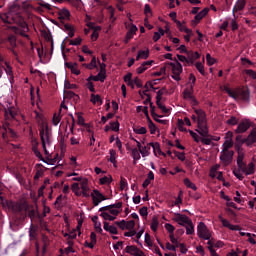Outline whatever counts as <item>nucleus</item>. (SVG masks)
I'll use <instances>...</instances> for the list:
<instances>
[{"label":"nucleus","instance_id":"f257e3e1","mask_svg":"<svg viewBox=\"0 0 256 256\" xmlns=\"http://www.w3.org/2000/svg\"><path fill=\"white\" fill-rule=\"evenodd\" d=\"M194 113L191 116L193 123H197L198 129H196L197 133L201 135V137H209V127L207 126V114L203 109H194Z\"/></svg>","mask_w":256,"mask_h":256},{"label":"nucleus","instance_id":"f03ea898","mask_svg":"<svg viewBox=\"0 0 256 256\" xmlns=\"http://www.w3.org/2000/svg\"><path fill=\"white\" fill-rule=\"evenodd\" d=\"M39 135L42 147L45 148V145H51V129H49V125L43 121L40 125Z\"/></svg>","mask_w":256,"mask_h":256},{"label":"nucleus","instance_id":"7ed1b4c3","mask_svg":"<svg viewBox=\"0 0 256 256\" xmlns=\"http://www.w3.org/2000/svg\"><path fill=\"white\" fill-rule=\"evenodd\" d=\"M127 17L129 18L130 22L125 23V27L128 30L125 36V43H129L133 36L137 34L139 28L135 24H133V19H131V14H128Z\"/></svg>","mask_w":256,"mask_h":256},{"label":"nucleus","instance_id":"20e7f679","mask_svg":"<svg viewBox=\"0 0 256 256\" xmlns=\"http://www.w3.org/2000/svg\"><path fill=\"white\" fill-rule=\"evenodd\" d=\"M7 206L16 214L27 213V211H29V204L26 202H10Z\"/></svg>","mask_w":256,"mask_h":256},{"label":"nucleus","instance_id":"39448f33","mask_svg":"<svg viewBox=\"0 0 256 256\" xmlns=\"http://www.w3.org/2000/svg\"><path fill=\"white\" fill-rule=\"evenodd\" d=\"M235 155V151H225V150H222L220 152V161L221 163H223V165L225 167L231 165V163H233V156Z\"/></svg>","mask_w":256,"mask_h":256},{"label":"nucleus","instance_id":"423d86ee","mask_svg":"<svg viewBox=\"0 0 256 256\" xmlns=\"http://www.w3.org/2000/svg\"><path fill=\"white\" fill-rule=\"evenodd\" d=\"M197 235L200 239H211V232L203 222H200L197 226Z\"/></svg>","mask_w":256,"mask_h":256},{"label":"nucleus","instance_id":"0eeeda50","mask_svg":"<svg viewBox=\"0 0 256 256\" xmlns=\"http://www.w3.org/2000/svg\"><path fill=\"white\" fill-rule=\"evenodd\" d=\"M94 207H97L101 201H107V197L103 195L99 190L94 189L91 194Z\"/></svg>","mask_w":256,"mask_h":256},{"label":"nucleus","instance_id":"6e6552de","mask_svg":"<svg viewBox=\"0 0 256 256\" xmlns=\"http://www.w3.org/2000/svg\"><path fill=\"white\" fill-rule=\"evenodd\" d=\"M169 17L172 19V21L176 23V26L179 29V31H181L182 33H191V29L186 28L185 26H183L181 21L177 20V12H171L169 14Z\"/></svg>","mask_w":256,"mask_h":256},{"label":"nucleus","instance_id":"1a4fd4ad","mask_svg":"<svg viewBox=\"0 0 256 256\" xmlns=\"http://www.w3.org/2000/svg\"><path fill=\"white\" fill-rule=\"evenodd\" d=\"M250 127H251V121H249L247 119L246 120H242L238 124V126H237V128L235 130V133H237L238 135L241 134V133H245V132H247L250 129Z\"/></svg>","mask_w":256,"mask_h":256},{"label":"nucleus","instance_id":"9d476101","mask_svg":"<svg viewBox=\"0 0 256 256\" xmlns=\"http://www.w3.org/2000/svg\"><path fill=\"white\" fill-rule=\"evenodd\" d=\"M174 215L175 217L173 218V221L178 223V225H181V227H185V225H187L191 221L189 217L181 213H175Z\"/></svg>","mask_w":256,"mask_h":256},{"label":"nucleus","instance_id":"9b49d317","mask_svg":"<svg viewBox=\"0 0 256 256\" xmlns=\"http://www.w3.org/2000/svg\"><path fill=\"white\" fill-rule=\"evenodd\" d=\"M183 96H184V99H188L189 101H192L193 107L199 105V102L197 101L195 96H193V88L191 86H190V89L188 88L184 89Z\"/></svg>","mask_w":256,"mask_h":256},{"label":"nucleus","instance_id":"f8f14e48","mask_svg":"<svg viewBox=\"0 0 256 256\" xmlns=\"http://www.w3.org/2000/svg\"><path fill=\"white\" fill-rule=\"evenodd\" d=\"M27 31H29V26L25 22L21 23V28L14 27V32L16 33V35H20L21 37L29 39Z\"/></svg>","mask_w":256,"mask_h":256},{"label":"nucleus","instance_id":"ddd939ff","mask_svg":"<svg viewBox=\"0 0 256 256\" xmlns=\"http://www.w3.org/2000/svg\"><path fill=\"white\" fill-rule=\"evenodd\" d=\"M236 95H238V99H241L242 101H249V97L251 93L249 92V89H241L237 88L235 91Z\"/></svg>","mask_w":256,"mask_h":256},{"label":"nucleus","instance_id":"4468645a","mask_svg":"<svg viewBox=\"0 0 256 256\" xmlns=\"http://www.w3.org/2000/svg\"><path fill=\"white\" fill-rule=\"evenodd\" d=\"M175 61L176 63L167 62L166 65H169V67H171L173 74L181 75V73H183V66L180 64L179 61H177V59Z\"/></svg>","mask_w":256,"mask_h":256},{"label":"nucleus","instance_id":"2eb2a0df","mask_svg":"<svg viewBox=\"0 0 256 256\" xmlns=\"http://www.w3.org/2000/svg\"><path fill=\"white\" fill-rule=\"evenodd\" d=\"M219 219L223 225V227H227L228 229H230V231H240L241 227H239L238 225H232L229 220L223 218V216H219Z\"/></svg>","mask_w":256,"mask_h":256},{"label":"nucleus","instance_id":"dca6fc26","mask_svg":"<svg viewBox=\"0 0 256 256\" xmlns=\"http://www.w3.org/2000/svg\"><path fill=\"white\" fill-rule=\"evenodd\" d=\"M227 137H230V139L225 140V142L222 145V151H233V150H229L233 147L234 143H233V139H231V137H233V133L228 132L227 133Z\"/></svg>","mask_w":256,"mask_h":256},{"label":"nucleus","instance_id":"f3484780","mask_svg":"<svg viewBox=\"0 0 256 256\" xmlns=\"http://www.w3.org/2000/svg\"><path fill=\"white\" fill-rule=\"evenodd\" d=\"M246 5H247V0H237L232 10L234 17H235V13H237V11H243Z\"/></svg>","mask_w":256,"mask_h":256},{"label":"nucleus","instance_id":"a211bd4d","mask_svg":"<svg viewBox=\"0 0 256 256\" xmlns=\"http://www.w3.org/2000/svg\"><path fill=\"white\" fill-rule=\"evenodd\" d=\"M8 41L10 43V47L9 50L11 51V53H13V56L14 57H17L18 54H17V51H15V48L17 47V38H15V36H10L8 38Z\"/></svg>","mask_w":256,"mask_h":256},{"label":"nucleus","instance_id":"6ab92c4d","mask_svg":"<svg viewBox=\"0 0 256 256\" xmlns=\"http://www.w3.org/2000/svg\"><path fill=\"white\" fill-rule=\"evenodd\" d=\"M67 69H70L71 73H73V75H81V70L77 69V63H73V62H66L65 63Z\"/></svg>","mask_w":256,"mask_h":256},{"label":"nucleus","instance_id":"aec40b11","mask_svg":"<svg viewBox=\"0 0 256 256\" xmlns=\"http://www.w3.org/2000/svg\"><path fill=\"white\" fill-rule=\"evenodd\" d=\"M105 79H107V75H104L103 73H98L96 76H89L87 78V81H100L101 83H104Z\"/></svg>","mask_w":256,"mask_h":256},{"label":"nucleus","instance_id":"412c9836","mask_svg":"<svg viewBox=\"0 0 256 256\" xmlns=\"http://www.w3.org/2000/svg\"><path fill=\"white\" fill-rule=\"evenodd\" d=\"M2 129L4 130L2 133V139L5 143H9V136L7 135V132L11 129V124H9V122L4 123Z\"/></svg>","mask_w":256,"mask_h":256},{"label":"nucleus","instance_id":"4be33fe9","mask_svg":"<svg viewBox=\"0 0 256 256\" xmlns=\"http://www.w3.org/2000/svg\"><path fill=\"white\" fill-rule=\"evenodd\" d=\"M149 145L152 146L154 155L157 156V153H158L159 155H163V157L166 156V154L163 151H161V144H159V142H156V143L150 142Z\"/></svg>","mask_w":256,"mask_h":256},{"label":"nucleus","instance_id":"5701e85b","mask_svg":"<svg viewBox=\"0 0 256 256\" xmlns=\"http://www.w3.org/2000/svg\"><path fill=\"white\" fill-rule=\"evenodd\" d=\"M209 13V8H204L195 16V23H199L207 14Z\"/></svg>","mask_w":256,"mask_h":256},{"label":"nucleus","instance_id":"b1692460","mask_svg":"<svg viewBox=\"0 0 256 256\" xmlns=\"http://www.w3.org/2000/svg\"><path fill=\"white\" fill-rule=\"evenodd\" d=\"M223 91H225V93H227V95H229L235 101L239 99V95L235 93V91L231 90V88H229L228 86H223Z\"/></svg>","mask_w":256,"mask_h":256},{"label":"nucleus","instance_id":"393cba45","mask_svg":"<svg viewBox=\"0 0 256 256\" xmlns=\"http://www.w3.org/2000/svg\"><path fill=\"white\" fill-rule=\"evenodd\" d=\"M90 101H91V103H93V105H97V103L99 105H103V100L101 99V96L99 94H97V95L91 94Z\"/></svg>","mask_w":256,"mask_h":256},{"label":"nucleus","instance_id":"a878e982","mask_svg":"<svg viewBox=\"0 0 256 256\" xmlns=\"http://www.w3.org/2000/svg\"><path fill=\"white\" fill-rule=\"evenodd\" d=\"M186 234L187 235H195V226L193 225V221L190 220L186 225Z\"/></svg>","mask_w":256,"mask_h":256},{"label":"nucleus","instance_id":"bb28decb","mask_svg":"<svg viewBox=\"0 0 256 256\" xmlns=\"http://www.w3.org/2000/svg\"><path fill=\"white\" fill-rule=\"evenodd\" d=\"M248 145H253V143H256V127L252 129L250 134L247 137Z\"/></svg>","mask_w":256,"mask_h":256},{"label":"nucleus","instance_id":"cd10ccee","mask_svg":"<svg viewBox=\"0 0 256 256\" xmlns=\"http://www.w3.org/2000/svg\"><path fill=\"white\" fill-rule=\"evenodd\" d=\"M7 135L9 141H17V138L19 137V135H17V132H15V130H13L12 128H8Z\"/></svg>","mask_w":256,"mask_h":256},{"label":"nucleus","instance_id":"c85d7f7f","mask_svg":"<svg viewBox=\"0 0 256 256\" xmlns=\"http://www.w3.org/2000/svg\"><path fill=\"white\" fill-rule=\"evenodd\" d=\"M149 58V50H140L138 52V55L136 56V61H139V59H148Z\"/></svg>","mask_w":256,"mask_h":256},{"label":"nucleus","instance_id":"c756f323","mask_svg":"<svg viewBox=\"0 0 256 256\" xmlns=\"http://www.w3.org/2000/svg\"><path fill=\"white\" fill-rule=\"evenodd\" d=\"M147 121L151 135H155V133H157V126H155V123H153V120H151V118H148Z\"/></svg>","mask_w":256,"mask_h":256},{"label":"nucleus","instance_id":"7c9ffc66","mask_svg":"<svg viewBox=\"0 0 256 256\" xmlns=\"http://www.w3.org/2000/svg\"><path fill=\"white\" fill-rule=\"evenodd\" d=\"M5 117L6 119H9L11 117V119H15V117H17V112H15V110L8 108L7 110H5Z\"/></svg>","mask_w":256,"mask_h":256},{"label":"nucleus","instance_id":"2f4dec72","mask_svg":"<svg viewBox=\"0 0 256 256\" xmlns=\"http://www.w3.org/2000/svg\"><path fill=\"white\" fill-rule=\"evenodd\" d=\"M185 53H186V59L188 61V65H194L195 64V60L193 58L194 52L187 50V52Z\"/></svg>","mask_w":256,"mask_h":256},{"label":"nucleus","instance_id":"473e14b6","mask_svg":"<svg viewBox=\"0 0 256 256\" xmlns=\"http://www.w3.org/2000/svg\"><path fill=\"white\" fill-rule=\"evenodd\" d=\"M184 185L188 187V189H192L193 191H197V186L191 182L189 178L184 179Z\"/></svg>","mask_w":256,"mask_h":256},{"label":"nucleus","instance_id":"72a5a7b5","mask_svg":"<svg viewBox=\"0 0 256 256\" xmlns=\"http://www.w3.org/2000/svg\"><path fill=\"white\" fill-rule=\"evenodd\" d=\"M100 217H102L104 221H115L117 219V217L111 216V214L107 212H102Z\"/></svg>","mask_w":256,"mask_h":256},{"label":"nucleus","instance_id":"f704fd0d","mask_svg":"<svg viewBox=\"0 0 256 256\" xmlns=\"http://www.w3.org/2000/svg\"><path fill=\"white\" fill-rule=\"evenodd\" d=\"M144 14L146 15L145 21L147 22V19L153 15V12L151 10V6L149 4H145L144 6Z\"/></svg>","mask_w":256,"mask_h":256},{"label":"nucleus","instance_id":"c9c22d12","mask_svg":"<svg viewBox=\"0 0 256 256\" xmlns=\"http://www.w3.org/2000/svg\"><path fill=\"white\" fill-rule=\"evenodd\" d=\"M151 147L152 146L148 144L143 149H140V153L142 157H149V151H151Z\"/></svg>","mask_w":256,"mask_h":256},{"label":"nucleus","instance_id":"e433bc0d","mask_svg":"<svg viewBox=\"0 0 256 256\" xmlns=\"http://www.w3.org/2000/svg\"><path fill=\"white\" fill-rule=\"evenodd\" d=\"M245 175H253L255 173V164L250 163L248 165V168L246 167V171H244Z\"/></svg>","mask_w":256,"mask_h":256},{"label":"nucleus","instance_id":"4c0bfd02","mask_svg":"<svg viewBox=\"0 0 256 256\" xmlns=\"http://www.w3.org/2000/svg\"><path fill=\"white\" fill-rule=\"evenodd\" d=\"M59 17L60 19H69V17H71V13L69 12V10L63 9L59 13Z\"/></svg>","mask_w":256,"mask_h":256},{"label":"nucleus","instance_id":"58836bf2","mask_svg":"<svg viewBox=\"0 0 256 256\" xmlns=\"http://www.w3.org/2000/svg\"><path fill=\"white\" fill-rule=\"evenodd\" d=\"M139 250V248H137V246H127L126 247V253H129L130 255L135 256V254L137 253V251Z\"/></svg>","mask_w":256,"mask_h":256},{"label":"nucleus","instance_id":"ea45409f","mask_svg":"<svg viewBox=\"0 0 256 256\" xmlns=\"http://www.w3.org/2000/svg\"><path fill=\"white\" fill-rule=\"evenodd\" d=\"M111 181H113V178L111 176L110 177L104 176L100 178L101 185H110Z\"/></svg>","mask_w":256,"mask_h":256},{"label":"nucleus","instance_id":"a19ab883","mask_svg":"<svg viewBox=\"0 0 256 256\" xmlns=\"http://www.w3.org/2000/svg\"><path fill=\"white\" fill-rule=\"evenodd\" d=\"M115 225H117V227H119V229H121L122 231H125V229H127V221L125 220L116 221Z\"/></svg>","mask_w":256,"mask_h":256},{"label":"nucleus","instance_id":"79ce46f5","mask_svg":"<svg viewBox=\"0 0 256 256\" xmlns=\"http://www.w3.org/2000/svg\"><path fill=\"white\" fill-rule=\"evenodd\" d=\"M237 166H238L239 171H242V173L244 171H247V163H245L243 160L237 161Z\"/></svg>","mask_w":256,"mask_h":256},{"label":"nucleus","instance_id":"37998d69","mask_svg":"<svg viewBox=\"0 0 256 256\" xmlns=\"http://www.w3.org/2000/svg\"><path fill=\"white\" fill-rule=\"evenodd\" d=\"M195 67H196L197 71H199V73H200L201 75H205V67L203 66V63L197 62V63L195 64Z\"/></svg>","mask_w":256,"mask_h":256},{"label":"nucleus","instance_id":"c03bdc74","mask_svg":"<svg viewBox=\"0 0 256 256\" xmlns=\"http://www.w3.org/2000/svg\"><path fill=\"white\" fill-rule=\"evenodd\" d=\"M133 131L137 135H145L147 133V128H145V127L133 128Z\"/></svg>","mask_w":256,"mask_h":256},{"label":"nucleus","instance_id":"a18cd8bd","mask_svg":"<svg viewBox=\"0 0 256 256\" xmlns=\"http://www.w3.org/2000/svg\"><path fill=\"white\" fill-rule=\"evenodd\" d=\"M239 123V119L235 116H231L230 119L226 121L227 125H237Z\"/></svg>","mask_w":256,"mask_h":256},{"label":"nucleus","instance_id":"49530a36","mask_svg":"<svg viewBox=\"0 0 256 256\" xmlns=\"http://www.w3.org/2000/svg\"><path fill=\"white\" fill-rule=\"evenodd\" d=\"M83 42V39H81V37H78L74 40H69V45H73V46H79L81 45V43Z\"/></svg>","mask_w":256,"mask_h":256},{"label":"nucleus","instance_id":"de8ad7c7","mask_svg":"<svg viewBox=\"0 0 256 256\" xmlns=\"http://www.w3.org/2000/svg\"><path fill=\"white\" fill-rule=\"evenodd\" d=\"M44 39L48 41V43H51V49H53V35L51 32L44 34Z\"/></svg>","mask_w":256,"mask_h":256},{"label":"nucleus","instance_id":"09e8293b","mask_svg":"<svg viewBox=\"0 0 256 256\" xmlns=\"http://www.w3.org/2000/svg\"><path fill=\"white\" fill-rule=\"evenodd\" d=\"M132 156H133L134 161H139V159H141V154L137 148H134L132 150Z\"/></svg>","mask_w":256,"mask_h":256},{"label":"nucleus","instance_id":"8fccbe9b","mask_svg":"<svg viewBox=\"0 0 256 256\" xmlns=\"http://www.w3.org/2000/svg\"><path fill=\"white\" fill-rule=\"evenodd\" d=\"M236 143L243 145V143H247L249 145V140H247V138L243 139V136L241 135H237L236 136Z\"/></svg>","mask_w":256,"mask_h":256},{"label":"nucleus","instance_id":"3c124183","mask_svg":"<svg viewBox=\"0 0 256 256\" xmlns=\"http://www.w3.org/2000/svg\"><path fill=\"white\" fill-rule=\"evenodd\" d=\"M87 69H97V58H92L91 62L87 64Z\"/></svg>","mask_w":256,"mask_h":256},{"label":"nucleus","instance_id":"603ef678","mask_svg":"<svg viewBox=\"0 0 256 256\" xmlns=\"http://www.w3.org/2000/svg\"><path fill=\"white\" fill-rule=\"evenodd\" d=\"M111 131L119 132V121L110 122Z\"/></svg>","mask_w":256,"mask_h":256},{"label":"nucleus","instance_id":"864d4df0","mask_svg":"<svg viewBox=\"0 0 256 256\" xmlns=\"http://www.w3.org/2000/svg\"><path fill=\"white\" fill-rule=\"evenodd\" d=\"M165 229L166 231H168V233H170V235H173L175 233V226H173L172 224L166 223Z\"/></svg>","mask_w":256,"mask_h":256},{"label":"nucleus","instance_id":"5fc2aeb1","mask_svg":"<svg viewBox=\"0 0 256 256\" xmlns=\"http://www.w3.org/2000/svg\"><path fill=\"white\" fill-rule=\"evenodd\" d=\"M150 228L155 233L157 231V229L159 228V221L157 219H153Z\"/></svg>","mask_w":256,"mask_h":256},{"label":"nucleus","instance_id":"6e6d98bb","mask_svg":"<svg viewBox=\"0 0 256 256\" xmlns=\"http://www.w3.org/2000/svg\"><path fill=\"white\" fill-rule=\"evenodd\" d=\"M139 214L141 215V217H144L145 219H147V215H149V212L147 211V207H142L139 209Z\"/></svg>","mask_w":256,"mask_h":256},{"label":"nucleus","instance_id":"4d7b16f0","mask_svg":"<svg viewBox=\"0 0 256 256\" xmlns=\"http://www.w3.org/2000/svg\"><path fill=\"white\" fill-rule=\"evenodd\" d=\"M126 229L135 231V221L130 220V221L126 222Z\"/></svg>","mask_w":256,"mask_h":256},{"label":"nucleus","instance_id":"13d9d810","mask_svg":"<svg viewBox=\"0 0 256 256\" xmlns=\"http://www.w3.org/2000/svg\"><path fill=\"white\" fill-rule=\"evenodd\" d=\"M156 105H157L158 108L161 109L162 112L169 113V109H167V107H165V105H162L161 101L156 100Z\"/></svg>","mask_w":256,"mask_h":256},{"label":"nucleus","instance_id":"bf43d9fd","mask_svg":"<svg viewBox=\"0 0 256 256\" xmlns=\"http://www.w3.org/2000/svg\"><path fill=\"white\" fill-rule=\"evenodd\" d=\"M165 91L167 90L165 88H162L157 92L156 101H161L163 95H165Z\"/></svg>","mask_w":256,"mask_h":256},{"label":"nucleus","instance_id":"052dcab7","mask_svg":"<svg viewBox=\"0 0 256 256\" xmlns=\"http://www.w3.org/2000/svg\"><path fill=\"white\" fill-rule=\"evenodd\" d=\"M189 134L191 135V137L194 139L196 143H199V141H201V137H199L198 134L195 133L193 130H189Z\"/></svg>","mask_w":256,"mask_h":256},{"label":"nucleus","instance_id":"680f3d73","mask_svg":"<svg viewBox=\"0 0 256 256\" xmlns=\"http://www.w3.org/2000/svg\"><path fill=\"white\" fill-rule=\"evenodd\" d=\"M174 154L176 155L177 159H179V161H185V152H177L174 150Z\"/></svg>","mask_w":256,"mask_h":256},{"label":"nucleus","instance_id":"e2e57ef3","mask_svg":"<svg viewBox=\"0 0 256 256\" xmlns=\"http://www.w3.org/2000/svg\"><path fill=\"white\" fill-rule=\"evenodd\" d=\"M206 61L209 66L215 65V58L211 57V54H206Z\"/></svg>","mask_w":256,"mask_h":256},{"label":"nucleus","instance_id":"0e129e2a","mask_svg":"<svg viewBox=\"0 0 256 256\" xmlns=\"http://www.w3.org/2000/svg\"><path fill=\"white\" fill-rule=\"evenodd\" d=\"M81 189L83 197H89V187L87 185H82Z\"/></svg>","mask_w":256,"mask_h":256},{"label":"nucleus","instance_id":"69168bd1","mask_svg":"<svg viewBox=\"0 0 256 256\" xmlns=\"http://www.w3.org/2000/svg\"><path fill=\"white\" fill-rule=\"evenodd\" d=\"M244 73L246 75H249L251 77V79H256V72L254 70H251V69H246L244 71Z\"/></svg>","mask_w":256,"mask_h":256},{"label":"nucleus","instance_id":"338daca9","mask_svg":"<svg viewBox=\"0 0 256 256\" xmlns=\"http://www.w3.org/2000/svg\"><path fill=\"white\" fill-rule=\"evenodd\" d=\"M241 63L244 65V67H249V65H253V62L249 60L248 58H241Z\"/></svg>","mask_w":256,"mask_h":256},{"label":"nucleus","instance_id":"774afa93","mask_svg":"<svg viewBox=\"0 0 256 256\" xmlns=\"http://www.w3.org/2000/svg\"><path fill=\"white\" fill-rule=\"evenodd\" d=\"M150 111H151V115L153 117V119H155V117H163V116H159L157 113H155V106L153 105V102H150Z\"/></svg>","mask_w":256,"mask_h":256}]
</instances>
